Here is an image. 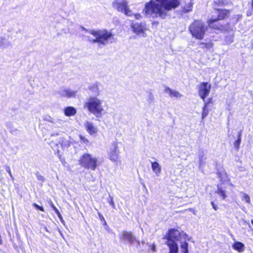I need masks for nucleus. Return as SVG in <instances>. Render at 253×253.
I'll return each mask as SVG.
<instances>
[{
  "mask_svg": "<svg viewBox=\"0 0 253 253\" xmlns=\"http://www.w3.org/2000/svg\"><path fill=\"white\" fill-rule=\"evenodd\" d=\"M214 11L217 14L216 17L211 18L207 20V24L211 30L225 31L224 26L219 23L220 21L228 19L230 15L231 10L226 8H215Z\"/></svg>",
  "mask_w": 253,
  "mask_h": 253,
  "instance_id": "f03ea898",
  "label": "nucleus"
},
{
  "mask_svg": "<svg viewBox=\"0 0 253 253\" xmlns=\"http://www.w3.org/2000/svg\"><path fill=\"white\" fill-rule=\"evenodd\" d=\"M118 145L119 143L117 142H113L108 153L109 160L116 163H120L121 162Z\"/></svg>",
  "mask_w": 253,
  "mask_h": 253,
  "instance_id": "6e6552de",
  "label": "nucleus"
},
{
  "mask_svg": "<svg viewBox=\"0 0 253 253\" xmlns=\"http://www.w3.org/2000/svg\"><path fill=\"white\" fill-rule=\"evenodd\" d=\"M210 104H213V100H212V97H210V98H208V100H207V101H206L204 103V106L209 107V105Z\"/></svg>",
  "mask_w": 253,
  "mask_h": 253,
  "instance_id": "473e14b6",
  "label": "nucleus"
},
{
  "mask_svg": "<svg viewBox=\"0 0 253 253\" xmlns=\"http://www.w3.org/2000/svg\"><path fill=\"white\" fill-rule=\"evenodd\" d=\"M86 131L90 135L96 133L98 131L97 128L92 123L87 122L85 124Z\"/></svg>",
  "mask_w": 253,
  "mask_h": 253,
  "instance_id": "4468645a",
  "label": "nucleus"
},
{
  "mask_svg": "<svg viewBox=\"0 0 253 253\" xmlns=\"http://www.w3.org/2000/svg\"><path fill=\"white\" fill-rule=\"evenodd\" d=\"M211 87V84L208 82H202L199 84L198 93L200 98L203 101H205L206 98L209 95Z\"/></svg>",
  "mask_w": 253,
  "mask_h": 253,
  "instance_id": "1a4fd4ad",
  "label": "nucleus"
},
{
  "mask_svg": "<svg viewBox=\"0 0 253 253\" xmlns=\"http://www.w3.org/2000/svg\"><path fill=\"white\" fill-rule=\"evenodd\" d=\"M56 145H57V146H58V145H60L61 147H63V143H61V142H59V143H57Z\"/></svg>",
  "mask_w": 253,
  "mask_h": 253,
  "instance_id": "37998d69",
  "label": "nucleus"
},
{
  "mask_svg": "<svg viewBox=\"0 0 253 253\" xmlns=\"http://www.w3.org/2000/svg\"><path fill=\"white\" fill-rule=\"evenodd\" d=\"M181 236V234L178 229L170 228L164 236L163 239H166L167 240L166 241H173L176 242V241L179 240Z\"/></svg>",
  "mask_w": 253,
  "mask_h": 253,
  "instance_id": "9d476101",
  "label": "nucleus"
},
{
  "mask_svg": "<svg viewBox=\"0 0 253 253\" xmlns=\"http://www.w3.org/2000/svg\"><path fill=\"white\" fill-rule=\"evenodd\" d=\"M33 206L37 210H39L42 211H44V208L42 206H40L36 203H33Z\"/></svg>",
  "mask_w": 253,
  "mask_h": 253,
  "instance_id": "72a5a7b5",
  "label": "nucleus"
},
{
  "mask_svg": "<svg viewBox=\"0 0 253 253\" xmlns=\"http://www.w3.org/2000/svg\"><path fill=\"white\" fill-rule=\"evenodd\" d=\"M79 138L81 143L87 144L89 143V140L81 134L79 135Z\"/></svg>",
  "mask_w": 253,
  "mask_h": 253,
  "instance_id": "c85d7f7f",
  "label": "nucleus"
},
{
  "mask_svg": "<svg viewBox=\"0 0 253 253\" xmlns=\"http://www.w3.org/2000/svg\"><path fill=\"white\" fill-rule=\"evenodd\" d=\"M217 175L218 177L220 179V181L222 183H223L224 181L227 180V181H229L230 178H228V174L225 170H223L221 171H218L217 172Z\"/></svg>",
  "mask_w": 253,
  "mask_h": 253,
  "instance_id": "6ab92c4d",
  "label": "nucleus"
},
{
  "mask_svg": "<svg viewBox=\"0 0 253 253\" xmlns=\"http://www.w3.org/2000/svg\"><path fill=\"white\" fill-rule=\"evenodd\" d=\"M180 0H150L146 2L143 9L144 14L153 18L165 19L168 12L177 8Z\"/></svg>",
  "mask_w": 253,
  "mask_h": 253,
  "instance_id": "f257e3e1",
  "label": "nucleus"
},
{
  "mask_svg": "<svg viewBox=\"0 0 253 253\" xmlns=\"http://www.w3.org/2000/svg\"><path fill=\"white\" fill-rule=\"evenodd\" d=\"M251 7L252 10L253 11V0H251Z\"/></svg>",
  "mask_w": 253,
  "mask_h": 253,
  "instance_id": "a19ab883",
  "label": "nucleus"
},
{
  "mask_svg": "<svg viewBox=\"0 0 253 253\" xmlns=\"http://www.w3.org/2000/svg\"><path fill=\"white\" fill-rule=\"evenodd\" d=\"M199 44L202 45L201 48L203 49H210L213 46V44L211 41L208 42H200Z\"/></svg>",
  "mask_w": 253,
  "mask_h": 253,
  "instance_id": "a878e982",
  "label": "nucleus"
},
{
  "mask_svg": "<svg viewBox=\"0 0 253 253\" xmlns=\"http://www.w3.org/2000/svg\"><path fill=\"white\" fill-rule=\"evenodd\" d=\"M78 161L81 167L88 170H94L99 166L97 158L87 153L83 154Z\"/></svg>",
  "mask_w": 253,
  "mask_h": 253,
  "instance_id": "423d86ee",
  "label": "nucleus"
},
{
  "mask_svg": "<svg viewBox=\"0 0 253 253\" xmlns=\"http://www.w3.org/2000/svg\"><path fill=\"white\" fill-rule=\"evenodd\" d=\"M119 237L120 240L130 245L136 244L137 246L140 245V241L136 238L131 231L124 230L120 234Z\"/></svg>",
  "mask_w": 253,
  "mask_h": 253,
  "instance_id": "0eeeda50",
  "label": "nucleus"
},
{
  "mask_svg": "<svg viewBox=\"0 0 253 253\" xmlns=\"http://www.w3.org/2000/svg\"><path fill=\"white\" fill-rule=\"evenodd\" d=\"M113 5L118 11L124 12L126 15H130V11L126 0H116L113 3Z\"/></svg>",
  "mask_w": 253,
  "mask_h": 253,
  "instance_id": "9b49d317",
  "label": "nucleus"
},
{
  "mask_svg": "<svg viewBox=\"0 0 253 253\" xmlns=\"http://www.w3.org/2000/svg\"><path fill=\"white\" fill-rule=\"evenodd\" d=\"M89 90L92 93L98 94L99 88L98 84L95 83L88 86Z\"/></svg>",
  "mask_w": 253,
  "mask_h": 253,
  "instance_id": "5701e85b",
  "label": "nucleus"
},
{
  "mask_svg": "<svg viewBox=\"0 0 253 253\" xmlns=\"http://www.w3.org/2000/svg\"><path fill=\"white\" fill-rule=\"evenodd\" d=\"M233 248L239 253H242L245 250V246L240 242H235L232 245Z\"/></svg>",
  "mask_w": 253,
  "mask_h": 253,
  "instance_id": "aec40b11",
  "label": "nucleus"
},
{
  "mask_svg": "<svg viewBox=\"0 0 253 253\" xmlns=\"http://www.w3.org/2000/svg\"><path fill=\"white\" fill-rule=\"evenodd\" d=\"M165 91L166 92L169 93V96L171 97H176V98H179L182 96V95L179 93V92L177 91L173 90L171 89L169 87H166L165 89Z\"/></svg>",
  "mask_w": 253,
  "mask_h": 253,
  "instance_id": "412c9836",
  "label": "nucleus"
},
{
  "mask_svg": "<svg viewBox=\"0 0 253 253\" xmlns=\"http://www.w3.org/2000/svg\"><path fill=\"white\" fill-rule=\"evenodd\" d=\"M6 171L9 173L10 175H11V171H10V168L9 167H8L7 169H6Z\"/></svg>",
  "mask_w": 253,
  "mask_h": 253,
  "instance_id": "79ce46f5",
  "label": "nucleus"
},
{
  "mask_svg": "<svg viewBox=\"0 0 253 253\" xmlns=\"http://www.w3.org/2000/svg\"><path fill=\"white\" fill-rule=\"evenodd\" d=\"M242 200L245 201L247 203H250L251 202L250 196L246 193H243Z\"/></svg>",
  "mask_w": 253,
  "mask_h": 253,
  "instance_id": "7c9ffc66",
  "label": "nucleus"
},
{
  "mask_svg": "<svg viewBox=\"0 0 253 253\" xmlns=\"http://www.w3.org/2000/svg\"><path fill=\"white\" fill-rule=\"evenodd\" d=\"M148 250L150 253H155L156 251V248L154 244H150L148 246Z\"/></svg>",
  "mask_w": 253,
  "mask_h": 253,
  "instance_id": "2f4dec72",
  "label": "nucleus"
},
{
  "mask_svg": "<svg viewBox=\"0 0 253 253\" xmlns=\"http://www.w3.org/2000/svg\"><path fill=\"white\" fill-rule=\"evenodd\" d=\"M188 29L192 36L196 39L202 40L204 38L207 27L201 20H194Z\"/></svg>",
  "mask_w": 253,
  "mask_h": 253,
  "instance_id": "39448f33",
  "label": "nucleus"
},
{
  "mask_svg": "<svg viewBox=\"0 0 253 253\" xmlns=\"http://www.w3.org/2000/svg\"><path fill=\"white\" fill-rule=\"evenodd\" d=\"M50 205L51 207L53 209V210L55 211L56 213L57 214V215L58 217H59V218L60 219V221L61 222L63 221V218L62 215L61 214L59 210L54 206V205L52 202H51V201L50 202Z\"/></svg>",
  "mask_w": 253,
  "mask_h": 253,
  "instance_id": "bb28decb",
  "label": "nucleus"
},
{
  "mask_svg": "<svg viewBox=\"0 0 253 253\" xmlns=\"http://www.w3.org/2000/svg\"><path fill=\"white\" fill-rule=\"evenodd\" d=\"M152 169L156 173H160L161 172V168L157 162H154L152 163Z\"/></svg>",
  "mask_w": 253,
  "mask_h": 253,
  "instance_id": "393cba45",
  "label": "nucleus"
},
{
  "mask_svg": "<svg viewBox=\"0 0 253 253\" xmlns=\"http://www.w3.org/2000/svg\"><path fill=\"white\" fill-rule=\"evenodd\" d=\"M181 253H188V244L186 241H183L180 246Z\"/></svg>",
  "mask_w": 253,
  "mask_h": 253,
  "instance_id": "b1692460",
  "label": "nucleus"
},
{
  "mask_svg": "<svg viewBox=\"0 0 253 253\" xmlns=\"http://www.w3.org/2000/svg\"><path fill=\"white\" fill-rule=\"evenodd\" d=\"M211 205L212 207V208L215 210L216 211L218 210V206L217 205H216L214 202H211Z\"/></svg>",
  "mask_w": 253,
  "mask_h": 253,
  "instance_id": "f704fd0d",
  "label": "nucleus"
},
{
  "mask_svg": "<svg viewBox=\"0 0 253 253\" xmlns=\"http://www.w3.org/2000/svg\"><path fill=\"white\" fill-rule=\"evenodd\" d=\"M55 153L58 155V157L59 158V159H60L61 157V156L60 154H59V150H57Z\"/></svg>",
  "mask_w": 253,
  "mask_h": 253,
  "instance_id": "ea45409f",
  "label": "nucleus"
},
{
  "mask_svg": "<svg viewBox=\"0 0 253 253\" xmlns=\"http://www.w3.org/2000/svg\"><path fill=\"white\" fill-rule=\"evenodd\" d=\"M84 107L96 117H101L104 112L102 101L96 97H90L84 102Z\"/></svg>",
  "mask_w": 253,
  "mask_h": 253,
  "instance_id": "20e7f679",
  "label": "nucleus"
},
{
  "mask_svg": "<svg viewBox=\"0 0 253 253\" xmlns=\"http://www.w3.org/2000/svg\"><path fill=\"white\" fill-rule=\"evenodd\" d=\"M99 217H100V218L101 219V221H103L104 222V224H106V222L105 221V218H104V217L101 215L100 214H99Z\"/></svg>",
  "mask_w": 253,
  "mask_h": 253,
  "instance_id": "e433bc0d",
  "label": "nucleus"
},
{
  "mask_svg": "<svg viewBox=\"0 0 253 253\" xmlns=\"http://www.w3.org/2000/svg\"><path fill=\"white\" fill-rule=\"evenodd\" d=\"M65 95L68 98L75 97L76 95V92L70 90H66L65 91Z\"/></svg>",
  "mask_w": 253,
  "mask_h": 253,
  "instance_id": "c756f323",
  "label": "nucleus"
},
{
  "mask_svg": "<svg viewBox=\"0 0 253 253\" xmlns=\"http://www.w3.org/2000/svg\"><path fill=\"white\" fill-rule=\"evenodd\" d=\"M134 16H135V18L137 19H139V18H140L141 17V16L140 14H136L134 15Z\"/></svg>",
  "mask_w": 253,
  "mask_h": 253,
  "instance_id": "58836bf2",
  "label": "nucleus"
},
{
  "mask_svg": "<svg viewBox=\"0 0 253 253\" xmlns=\"http://www.w3.org/2000/svg\"><path fill=\"white\" fill-rule=\"evenodd\" d=\"M215 193L218 194L223 200H225L227 197L226 191L221 184L217 185V190Z\"/></svg>",
  "mask_w": 253,
  "mask_h": 253,
  "instance_id": "f3484780",
  "label": "nucleus"
},
{
  "mask_svg": "<svg viewBox=\"0 0 253 253\" xmlns=\"http://www.w3.org/2000/svg\"><path fill=\"white\" fill-rule=\"evenodd\" d=\"M242 139V131L238 132L237 139L234 142V146L236 151H238L240 148V144Z\"/></svg>",
  "mask_w": 253,
  "mask_h": 253,
  "instance_id": "4be33fe9",
  "label": "nucleus"
},
{
  "mask_svg": "<svg viewBox=\"0 0 253 253\" xmlns=\"http://www.w3.org/2000/svg\"><path fill=\"white\" fill-rule=\"evenodd\" d=\"M131 27L133 32L138 35L144 34L146 30L145 24L142 23H132Z\"/></svg>",
  "mask_w": 253,
  "mask_h": 253,
  "instance_id": "f8f14e48",
  "label": "nucleus"
},
{
  "mask_svg": "<svg viewBox=\"0 0 253 253\" xmlns=\"http://www.w3.org/2000/svg\"><path fill=\"white\" fill-rule=\"evenodd\" d=\"M166 244L169 249L168 253H178V246L176 242L173 241H166Z\"/></svg>",
  "mask_w": 253,
  "mask_h": 253,
  "instance_id": "ddd939ff",
  "label": "nucleus"
},
{
  "mask_svg": "<svg viewBox=\"0 0 253 253\" xmlns=\"http://www.w3.org/2000/svg\"><path fill=\"white\" fill-rule=\"evenodd\" d=\"M209 112V107H206L205 106H203L202 108V117L201 119L202 120H204L206 117L208 116Z\"/></svg>",
  "mask_w": 253,
  "mask_h": 253,
  "instance_id": "cd10ccee",
  "label": "nucleus"
},
{
  "mask_svg": "<svg viewBox=\"0 0 253 253\" xmlns=\"http://www.w3.org/2000/svg\"><path fill=\"white\" fill-rule=\"evenodd\" d=\"M194 4L193 0H190L188 2H185L182 8V11L184 13H188L192 11L193 5Z\"/></svg>",
  "mask_w": 253,
  "mask_h": 253,
  "instance_id": "a211bd4d",
  "label": "nucleus"
},
{
  "mask_svg": "<svg viewBox=\"0 0 253 253\" xmlns=\"http://www.w3.org/2000/svg\"><path fill=\"white\" fill-rule=\"evenodd\" d=\"M64 113L67 117L74 116L76 114L77 110L72 106H68L64 109Z\"/></svg>",
  "mask_w": 253,
  "mask_h": 253,
  "instance_id": "2eb2a0df",
  "label": "nucleus"
},
{
  "mask_svg": "<svg viewBox=\"0 0 253 253\" xmlns=\"http://www.w3.org/2000/svg\"><path fill=\"white\" fill-rule=\"evenodd\" d=\"M228 4L227 0H214L212 2V6L214 10L215 8H218L219 7H224Z\"/></svg>",
  "mask_w": 253,
  "mask_h": 253,
  "instance_id": "dca6fc26",
  "label": "nucleus"
},
{
  "mask_svg": "<svg viewBox=\"0 0 253 253\" xmlns=\"http://www.w3.org/2000/svg\"><path fill=\"white\" fill-rule=\"evenodd\" d=\"M109 203H110V204L112 206V207L113 208H115V205L114 202V201H113V200L112 199H111V200H110Z\"/></svg>",
  "mask_w": 253,
  "mask_h": 253,
  "instance_id": "4c0bfd02",
  "label": "nucleus"
},
{
  "mask_svg": "<svg viewBox=\"0 0 253 253\" xmlns=\"http://www.w3.org/2000/svg\"><path fill=\"white\" fill-rule=\"evenodd\" d=\"M1 46V44H0V46Z\"/></svg>",
  "mask_w": 253,
  "mask_h": 253,
  "instance_id": "c03bdc74",
  "label": "nucleus"
},
{
  "mask_svg": "<svg viewBox=\"0 0 253 253\" xmlns=\"http://www.w3.org/2000/svg\"><path fill=\"white\" fill-rule=\"evenodd\" d=\"M90 34L95 38L92 41L94 43L106 45L117 41V39L112 31L106 29L91 30L90 31Z\"/></svg>",
  "mask_w": 253,
  "mask_h": 253,
  "instance_id": "7ed1b4c3",
  "label": "nucleus"
},
{
  "mask_svg": "<svg viewBox=\"0 0 253 253\" xmlns=\"http://www.w3.org/2000/svg\"><path fill=\"white\" fill-rule=\"evenodd\" d=\"M37 179L40 180V181H43L45 179H44V177L41 175H39L37 176Z\"/></svg>",
  "mask_w": 253,
  "mask_h": 253,
  "instance_id": "c9c22d12",
  "label": "nucleus"
}]
</instances>
